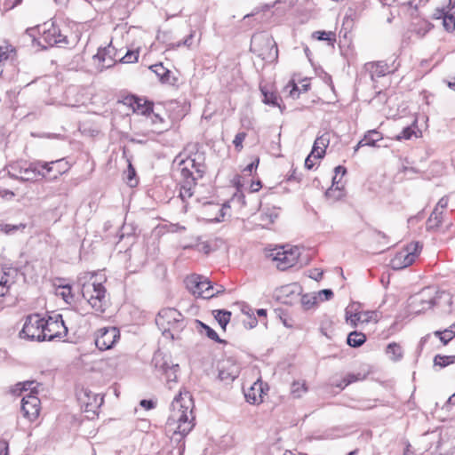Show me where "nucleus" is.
<instances>
[{"mask_svg":"<svg viewBox=\"0 0 455 455\" xmlns=\"http://www.w3.org/2000/svg\"><path fill=\"white\" fill-rule=\"evenodd\" d=\"M193 408L194 402L188 391L180 392L171 404L166 427L169 432H172L171 442L176 444L180 451L185 449L184 439L195 427Z\"/></svg>","mask_w":455,"mask_h":455,"instance_id":"nucleus-1","label":"nucleus"},{"mask_svg":"<svg viewBox=\"0 0 455 455\" xmlns=\"http://www.w3.org/2000/svg\"><path fill=\"white\" fill-rule=\"evenodd\" d=\"M156 323L166 338L178 339L186 327V318L173 307L163 308L159 311Z\"/></svg>","mask_w":455,"mask_h":455,"instance_id":"nucleus-2","label":"nucleus"},{"mask_svg":"<svg viewBox=\"0 0 455 455\" xmlns=\"http://www.w3.org/2000/svg\"><path fill=\"white\" fill-rule=\"evenodd\" d=\"M434 290L430 287L423 289L419 294L411 298V305H415L413 309L416 312L429 309L434 306L442 307L443 310L449 309L451 306V295L445 291H435V296H432Z\"/></svg>","mask_w":455,"mask_h":455,"instance_id":"nucleus-3","label":"nucleus"},{"mask_svg":"<svg viewBox=\"0 0 455 455\" xmlns=\"http://www.w3.org/2000/svg\"><path fill=\"white\" fill-rule=\"evenodd\" d=\"M185 283L188 290L193 295L203 299H212L225 291V288L222 285L214 286L207 277L201 275L195 274L188 276Z\"/></svg>","mask_w":455,"mask_h":455,"instance_id":"nucleus-4","label":"nucleus"},{"mask_svg":"<svg viewBox=\"0 0 455 455\" xmlns=\"http://www.w3.org/2000/svg\"><path fill=\"white\" fill-rule=\"evenodd\" d=\"M203 160L201 156H197L194 158L188 157L186 159L181 158L180 156H177L173 160L172 166L176 168V171L181 177L197 180L203 178L205 173L206 167Z\"/></svg>","mask_w":455,"mask_h":455,"instance_id":"nucleus-5","label":"nucleus"},{"mask_svg":"<svg viewBox=\"0 0 455 455\" xmlns=\"http://www.w3.org/2000/svg\"><path fill=\"white\" fill-rule=\"evenodd\" d=\"M251 52L263 60L271 61L277 57V45L268 34L256 33L251 39Z\"/></svg>","mask_w":455,"mask_h":455,"instance_id":"nucleus-6","label":"nucleus"},{"mask_svg":"<svg viewBox=\"0 0 455 455\" xmlns=\"http://www.w3.org/2000/svg\"><path fill=\"white\" fill-rule=\"evenodd\" d=\"M43 323L44 317L39 314H32L26 316L23 327L20 331V337L31 341H45Z\"/></svg>","mask_w":455,"mask_h":455,"instance_id":"nucleus-7","label":"nucleus"},{"mask_svg":"<svg viewBox=\"0 0 455 455\" xmlns=\"http://www.w3.org/2000/svg\"><path fill=\"white\" fill-rule=\"evenodd\" d=\"M84 290V293L81 294L92 308L98 313H104L108 304V299L102 282L100 281L97 284L87 286Z\"/></svg>","mask_w":455,"mask_h":455,"instance_id":"nucleus-8","label":"nucleus"},{"mask_svg":"<svg viewBox=\"0 0 455 455\" xmlns=\"http://www.w3.org/2000/svg\"><path fill=\"white\" fill-rule=\"evenodd\" d=\"M299 254L298 247L286 249L284 246H282L274 249L270 253V257L276 262L277 268L284 271L297 264Z\"/></svg>","mask_w":455,"mask_h":455,"instance_id":"nucleus-9","label":"nucleus"},{"mask_svg":"<svg viewBox=\"0 0 455 455\" xmlns=\"http://www.w3.org/2000/svg\"><path fill=\"white\" fill-rule=\"evenodd\" d=\"M43 323L45 341H52L56 339H61L68 334V328L65 325L62 315L60 314L49 315L47 318L44 317Z\"/></svg>","mask_w":455,"mask_h":455,"instance_id":"nucleus-10","label":"nucleus"},{"mask_svg":"<svg viewBox=\"0 0 455 455\" xmlns=\"http://www.w3.org/2000/svg\"><path fill=\"white\" fill-rule=\"evenodd\" d=\"M422 245L419 242L411 243L405 249L397 252L391 259V267L394 269H403L411 266L420 252Z\"/></svg>","mask_w":455,"mask_h":455,"instance_id":"nucleus-11","label":"nucleus"},{"mask_svg":"<svg viewBox=\"0 0 455 455\" xmlns=\"http://www.w3.org/2000/svg\"><path fill=\"white\" fill-rule=\"evenodd\" d=\"M152 363L159 372L165 375L168 384L177 381V372L180 369L178 363H170L160 352L154 355Z\"/></svg>","mask_w":455,"mask_h":455,"instance_id":"nucleus-12","label":"nucleus"},{"mask_svg":"<svg viewBox=\"0 0 455 455\" xmlns=\"http://www.w3.org/2000/svg\"><path fill=\"white\" fill-rule=\"evenodd\" d=\"M119 338L120 333L117 328H100L96 333L95 345L101 351L108 350L113 347Z\"/></svg>","mask_w":455,"mask_h":455,"instance_id":"nucleus-13","label":"nucleus"},{"mask_svg":"<svg viewBox=\"0 0 455 455\" xmlns=\"http://www.w3.org/2000/svg\"><path fill=\"white\" fill-rule=\"evenodd\" d=\"M77 398L81 407L86 412L96 413L103 403V396L100 394L92 392L88 388L81 389L77 394Z\"/></svg>","mask_w":455,"mask_h":455,"instance_id":"nucleus-14","label":"nucleus"},{"mask_svg":"<svg viewBox=\"0 0 455 455\" xmlns=\"http://www.w3.org/2000/svg\"><path fill=\"white\" fill-rule=\"evenodd\" d=\"M21 411L29 420L36 419L40 411V400L33 394H27L21 399Z\"/></svg>","mask_w":455,"mask_h":455,"instance_id":"nucleus-15","label":"nucleus"},{"mask_svg":"<svg viewBox=\"0 0 455 455\" xmlns=\"http://www.w3.org/2000/svg\"><path fill=\"white\" fill-rule=\"evenodd\" d=\"M240 367L232 359L228 358L219 363V378L227 383L234 381L239 375Z\"/></svg>","mask_w":455,"mask_h":455,"instance_id":"nucleus-16","label":"nucleus"},{"mask_svg":"<svg viewBox=\"0 0 455 455\" xmlns=\"http://www.w3.org/2000/svg\"><path fill=\"white\" fill-rule=\"evenodd\" d=\"M42 38L49 46L59 45L61 47L68 44L67 36H63L60 29L53 24L48 29L44 30Z\"/></svg>","mask_w":455,"mask_h":455,"instance_id":"nucleus-17","label":"nucleus"},{"mask_svg":"<svg viewBox=\"0 0 455 455\" xmlns=\"http://www.w3.org/2000/svg\"><path fill=\"white\" fill-rule=\"evenodd\" d=\"M115 48L110 44L104 48H100L94 55V60L98 61L99 69L100 71L113 67L116 63L114 59Z\"/></svg>","mask_w":455,"mask_h":455,"instance_id":"nucleus-18","label":"nucleus"},{"mask_svg":"<svg viewBox=\"0 0 455 455\" xmlns=\"http://www.w3.org/2000/svg\"><path fill=\"white\" fill-rule=\"evenodd\" d=\"M364 68L370 74L371 81H376L378 78L391 72L390 67L385 61L368 62Z\"/></svg>","mask_w":455,"mask_h":455,"instance_id":"nucleus-19","label":"nucleus"},{"mask_svg":"<svg viewBox=\"0 0 455 455\" xmlns=\"http://www.w3.org/2000/svg\"><path fill=\"white\" fill-rule=\"evenodd\" d=\"M20 181H35L39 180L40 172L36 169V165L34 162L29 163L28 165L22 164L19 170Z\"/></svg>","mask_w":455,"mask_h":455,"instance_id":"nucleus-20","label":"nucleus"},{"mask_svg":"<svg viewBox=\"0 0 455 455\" xmlns=\"http://www.w3.org/2000/svg\"><path fill=\"white\" fill-rule=\"evenodd\" d=\"M130 105L132 107L134 112L143 116H148L153 112V103L143 100L138 97H132L130 100Z\"/></svg>","mask_w":455,"mask_h":455,"instance_id":"nucleus-21","label":"nucleus"},{"mask_svg":"<svg viewBox=\"0 0 455 455\" xmlns=\"http://www.w3.org/2000/svg\"><path fill=\"white\" fill-rule=\"evenodd\" d=\"M330 143L329 132H324L318 136L313 145V155H315V158H323L325 155V149Z\"/></svg>","mask_w":455,"mask_h":455,"instance_id":"nucleus-22","label":"nucleus"},{"mask_svg":"<svg viewBox=\"0 0 455 455\" xmlns=\"http://www.w3.org/2000/svg\"><path fill=\"white\" fill-rule=\"evenodd\" d=\"M180 197L182 202H185L186 199L190 198L193 196V188L196 184V180H195V179H186L180 175Z\"/></svg>","mask_w":455,"mask_h":455,"instance_id":"nucleus-23","label":"nucleus"},{"mask_svg":"<svg viewBox=\"0 0 455 455\" xmlns=\"http://www.w3.org/2000/svg\"><path fill=\"white\" fill-rule=\"evenodd\" d=\"M150 70L154 72L157 77L159 78L160 82L163 84H168L173 85L175 82L177 81L176 78H173L171 80V71L164 67L162 63L155 64L150 66Z\"/></svg>","mask_w":455,"mask_h":455,"instance_id":"nucleus-24","label":"nucleus"},{"mask_svg":"<svg viewBox=\"0 0 455 455\" xmlns=\"http://www.w3.org/2000/svg\"><path fill=\"white\" fill-rule=\"evenodd\" d=\"M96 275L97 274L94 271H86L82 272L77 275V283L80 287L81 293H84V289L87 286H92V284H97L99 283L93 280Z\"/></svg>","mask_w":455,"mask_h":455,"instance_id":"nucleus-25","label":"nucleus"},{"mask_svg":"<svg viewBox=\"0 0 455 455\" xmlns=\"http://www.w3.org/2000/svg\"><path fill=\"white\" fill-rule=\"evenodd\" d=\"M382 139L381 134L376 130L369 131L364 137L357 143V148L365 146L374 147L376 142Z\"/></svg>","mask_w":455,"mask_h":455,"instance_id":"nucleus-26","label":"nucleus"},{"mask_svg":"<svg viewBox=\"0 0 455 455\" xmlns=\"http://www.w3.org/2000/svg\"><path fill=\"white\" fill-rule=\"evenodd\" d=\"M443 212L434 209L427 221V230L433 231L437 229L443 223Z\"/></svg>","mask_w":455,"mask_h":455,"instance_id":"nucleus-27","label":"nucleus"},{"mask_svg":"<svg viewBox=\"0 0 455 455\" xmlns=\"http://www.w3.org/2000/svg\"><path fill=\"white\" fill-rule=\"evenodd\" d=\"M386 353L388 355V357L394 362L400 361L403 356V350L402 347L395 342H392L387 345L386 348Z\"/></svg>","mask_w":455,"mask_h":455,"instance_id":"nucleus-28","label":"nucleus"},{"mask_svg":"<svg viewBox=\"0 0 455 455\" xmlns=\"http://www.w3.org/2000/svg\"><path fill=\"white\" fill-rule=\"evenodd\" d=\"M355 306L353 304L346 308V321L354 328L357 326L358 323H361V312H357L354 308Z\"/></svg>","mask_w":455,"mask_h":455,"instance_id":"nucleus-29","label":"nucleus"},{"mask_svg":"<svg viewBox=\"0 0 455 455\" xmlns=\"http://www.w3.org/2000/svg\"><path fill=\"white\" fill-rule=\"evenodd\" d=\"M366 341V336L363 332L356 331H351L348 336L347 342L352 347H359Z\"/></svg>","mask_w":455,"mask_h":455,"instance_id":"nucleus-30","label":"nucleus"},{"mask_svg":"<svg viewBox=\"0 0 455 455\" xmlns=\"http://www.w3.org/2000/svg\"><path fill=\"white\" fill-rule=\"evenodd\" d=\"M448 14L444 16V20H443V25L445 30L449 32L455 31V3L451 7L448 9Z\"/></svg>","mask_w":455,"mask_h":455,"instance_id":"nucleus-31","label":"nucleus"},{"mask_svg":"<svg viewBox=\"0 0 455 455\" xmlns=\"http://www.w3.org/2000/svg\"><path fill=\"white\" fill-rule=\"evenodd\" d=\"M53 165V179H56L59 175L67 172L69 170V164L64 159H59L56 161H51Z\"/></svg>","mask_w":455,"mask_h":455,"instance_id":"nucleus-32","label":"nucleus"},{"mask_svg":"<svg viewBox=\"0 0 455 455\" xmlns=\"http://www.w3.org/2000/svg\"><path fill=\"white\" fill-rule=\"evenodd\" d=\"M196 323L200 326L199 331L201 334H205L210 339H212L213 341L220 342V343L222 342V340L220 339L217 332L213 329H212L210 326H208L207 324H205L203 322L198 321V320H196Z\"/></svg>","mask_w":455,"mask_h":455,"instance_id":"nucleus-33","label":"nucleus"},{"mask_svg":"<svg viewBox=\"0 0 455 455\" xmlns=\"http://www.w3.org/2000/svg\"><path fill=\"white\" fill-rule=\"evenodd\" d=\"M312 36L320 41H328L331 45L336 42V34L332 31H315Z\"/></svg>","mask_w":455,"mask_h":455,"instance_id":"nucleus-34","label":"nucleus"},{"mask_svg":"<svg viewBox=\"0 0 455 455\" xmlns=\"http://www.w3.org/2000/svg\"><path fill=\"white\" fill-rule=\"evenodd\" d=\"M277 217L278 213L275 209H266L260 214V220L262 225H269L274 223Z\"/></svg>","mask_w":455,"mask_h":455,"instance_id":"nucleus-35","label":"nucleus"},{"mask_svg":"<svg viewBox=\"0 0 455 455\" xmlns=\"http://www.w3.org/2000/svg\"><path fill=\"white\" fill-rule=\"evenodd\" d=\"M214 317L221 326V328L225 329L227 324L229 323L231 318V312L228 310H216L214 311Z\"/></svg>","mask_w":455,"mask_h":455,"instance_id":"nucleus-36","label":"nucleus"},{"mask_svg":"<svg viewBox=\"0 0 455 455\" xmlns=\"http://www.w3.org/2000/svg\"><path fill=\"white\" fill-rule=\"evenodd\" d=\"M34 164L36 165V169L40 172L39 179L46 178L47 174L53 172V165L51 162L36 161L34 162Z\"/></svg>","mask_w":455,"mask_h":455,"instance_id":"nucleus-37","label":"nucleus"},{"mask_svg":"<svg viewBox=\"0 0 455 455\" xmlns=\"http://www.w3.org/2000/svg\"><path fill=\"white\" fill-rule=\"evenodd\" d=\"M22 164L19 163L9 164L6 169H4L1 173H3V176L4 177L7 175L11 179L18 180H20V173L19 170Z\"/></svg>","mask_w":455,"mask_h":455,"instance_id":"nucleus-38","label":"nucleus"},{"mask_svg":"<svg viewBox=\"0 0 455 455\" xmlns=\"http://www.w3.org/2000/svg\"><path fill=\"white\" fill-rule=\"evenodd\" d=\"M455 363V355H436L434 358V364L444 368Z\"/></svg>","mask_w":455,"mask_h":455,"instance_id":"nucleus-39","label":"nucleus"},{"mask_svg":"<svg viewBox=\"0 0 455 455\" xmlns=\"http://www.w3.org/2000/svg\"><path fill=\"white\" fill-rule=\"evenodd\" d=\"M27 225L20 223L18 225L13 224H0V231L6 235H12L18 231H22L26 228Z\"/></svg>","mask_w":455,"mask_h":455,"instance_id":"nucleus-40","label":"nucleus"},{"mask_svg":"<svg viewBox=\"0 0 455 455\" xmlns=\"http://www.w3.org/2000/svg\"><path fill=\"white\" fill-rule=\"evenodd\" d=\"M364 379V375H362L361 373H348L339 384H337L336 386L341 389L345 388L347 386H348L351 383H354L358 380H362Z\"/></svg>","mask_w":455,"mask_h":455,"instance_id":"nucleus-41","label":"nucleus"},{"mask_svg":"<svg viewBox=\"0 0 455 455\" xmlns=\"http://www.w3.org/2000/svg\"><path fill=\"white\" fill-rule=\"evenodd\" d=\"M434 335L438 337L443 345H447L455 337V331L447 329L443 331H435Z\"/></svg>","mask_w":455,"mask_h":455,"instance_id":"nucleus-42","label":"nucleus"},{"mask_svg":"<svg viewBox=\"0 0 455 455\" xmlns=\"http://www.w3.org/2000/svg\"><path fill=\"white\" fill-rule=\"evenodd\" d=\"M416 124H417V121L415 120L413 122L412 125L404 127L402 130V132L395 136V139L397 140H410L412 137V135L415 134Z\"/></svg>","mask_w":455,"mask_h":455,"instance_id":"nucleus-43","label":"nucleus"},{"mask_svg":"<svg viewBox=\"0 0 455 455\" xmlns=\"http://www.w3.org/2000/svg\"><path fill=\"white\" fill-rule=\"evenodd\" d=\"M17 387H20L21 391H29L28 394L36 395L37 393L39 383L34 380H29L17 384Z\"/></svg>","mask_w":455,"mask_h":455,"instance_id":"nucleus-44","label":"nucleus"},{"mask_svg":"<svg viewBox=\"0 0 455 455\" xmlns=\"http://www.w3.org/2000/svg\"><path fill=\"white\" fill-rule=\"evenodd\" d=\"M307 390L306 384L299 381H294L291 384V393L295 398H299Z\"/></svg>","mask_w":455,"mask_h":455,"instance_id":"nucleus-45","label":"nucleus"},{"mask_svg":"<svg viewBox=\"0 0 455 455\" xmlns=\"http://www.w3.org/2000/svg\"><path fill=\"white\" fill-rule=\"evenodd\" d=\"M344 196L343 190L339 186L330 188L325 192V196L332 201H338Z\"/></svg>","mask_w":455,"mask_h":455,"instance_id":"nucleus-46","label":"nucleus"},{"mask_svg":"<svg viewBox=\"0 0 455 455\" xmlns=\"http://www.w3.org/2000/svg\"><path fill=\"white\" fill-rule=\"evenodd\" d=\"M194 34H195V32L191 31V33L183 41L169 44L167 46V50H175L182 45L189 47L192 44V39L194 37Z\"/></svg>","mask_w":455,"mask_h":455,"instance_id":"nucleus-47","label":"nucleus"},{"mask_svg":"<svg viewBox=\"0 0 455 455\" xmlns=\"http://www.w3.org/2000/svg\"><path fill=\"white\" fill-rule=\"evenodd\" d=\"M261 92L263 94V102L267 105L270 106H277L278 105V98L277 96L273 92H268L265 89H261Z\"/></svg>","mask_w":455,"mask_h":455,"instance_id":"nucleus-48","label":"nucleus"},{"mask_svg":"<svg viewBox=\"0 0 455 455\" xmlns=\"http://www.w3.org/2000/svg\"><path fill=\"white\" fill-rule=\"evenodd\" d=\"M453 5L451 0H449L448 4L445 7L443 8H437L435 10V12L433 14L434 19L435 20H444V16L448 14V9L449 7H451Z\"/></svg>","mask_w":455,"mask_h":455,"instance_id":"nucleus-49","label":"nucleus"},{"mask_svg":"<svg viewBox=\"0 0 455 455\" xmlns=\"http://www.w3.org/2000/svg\"><path fill=\"white\" fill-rule=\"evenodd\" d=\"M317 298L314 295L305 294L301 297V304L306 309L311 308L316 303Z\"/></svg>","mask_w":455,"mask_h":455,"instance_id":"nucleus-50","label":"nucleus"},{"mask_svg":"<svg viewBox=\"0 0 455 455\" xmlns=\"http://www.w3.org/2000/svg\"><path fill=\"white\" fill-rule=\"evenodd\" d=\"M371 321H378V313L376 311L361 312V323H370Z\"/></svg>","mask_w":455,"mask_h":455,"instance_id":"nucleus-51","label":"nucleus"},{"mask_svg":"<svg viewBox=\"0 0 455 455\" xmlns=\"http://www.w3.org/2000/svg\"><path fill=\"white\" fill-rule=\"evenodd\" d=\"M14 51L13 47L12 45H7L6 50L4 51L3 47H0V75L3 73V62L9 59L10 52H12Z\"/></svg>","mask_w":455,"mask_h":455,"instance_id":"nucleus-52","label":"nucleus"},{"mask_svg":"<svg viewBox=\"0 0 455 455\" xmlns=\"http://www.w3.org/2000/svg\"><path fill=\"white\" fill-rule=\"evenodd\" d=\"M138 51H128L126 54L121 59L123 63H134L138 60Z\"/></svg>","mask_w":455,"mask_h":455,"instance_id":"nucleus-53","label":"nucleus"},{"mask_svg":"<svg viewBox=\"0 0 455 455\" xmlns=\"http://www.w3.org/2000/svg\"><path fill=\"white\" fill-rule=\"evenodd\" d=\"M71 285L67 284L62 286V291L60 292L61 297L67 303H71L73 301L74 296L72 294Z\"/></svg>","mask_w":455,"mask_h":455,"instance_id":"nucleus-54","label":"nucleus"},{"mask_svg":"<svg viewBox=\"0 0 455 455\" xmlns=\"http://www.w3.org/2000/svg\"><path fill=\"white\" fill-rule=\"evenodd\" d=\"M256 386H257V383H254V385L250 388V390L244 394L246 401L251 404H255L259 401V398L257 397V395L255 394V387Z\"/></svg>","mask_w":455,"mask_h":455,"instance_id":"nucleus-55","label":"nucleus"},{"mask_svg":"<svg viewBox=\"0 0 455 455\" xmlns=\"http://www.w3.org/2000/svg\"><path fill=\"white\" fill-rule=\"evenodd\" d=\"M247 134L243 132H238L233 140L235 148L237 151H241L243 148V142L245 140Z\"/></svg>","mask_w":455,"mask_h":455,"instance_id":"nucleus-56","label":"nucleus"},{"mask_svg":"<svg viewBox=\"0 0 455 455\" xmlns=\"http://www.w3.org/2000/svg\"><path fill=\"white\" fill-rule=\"evenodd\" d=\"M315 155L316 154H314L313 155V150L311 151V153L307 156V157L306 158L305 160V167L308 170H311L314 165H315V163H314V160L313 159H316L315 158Z\"/></svg>","mask_w":455,"mask_h":455,"instance_id":"nucleus-57","label":"nucleus"},{"mask_svg":"<svg viewBox=\"0 0 455 455\" xmlns=\"http://www.w3.org/2000/svg\"><path fill=\"white\" fill-rule=\"evenodd\" d=\"M140 404L146 410H151L156 407V402H154L153 400L143 399L140 401Z\"/></svg>","mask_w":455,"mask_h":455,"instance_id":"nucleus-58","label":"nucleus"},{"mask_svg":"<svg viewBox=\"0 0 455 455\" xmlns=\"http://www.w3.org/2000/svg\"><path fill=\"white\" fill-rule=\"evenodd\" d=\"M447 205H448V198L443 196L438 201L435 209H438V211H442L443 212V211L446 209Z\"/></svg>","mask_w":455,"mask_h":455,"instance_id":"nucleus-59","label":"nucleus"},{"mask_svg":"<svg viewBox=\"0 0 455 455\" xmlns=\"http://www.w3.org/2000/svg\"><path fill=\"white\" fill-rule=\"evenodd\" d=\"M323 274V271H321L317 268H315V269L310 270L309 277L315 281H318L322 278Z\"/></svg>","mask_w":455,"mask_h":455,"instance_id":"nucleus-60","label":"nucleus"},{"mask_svg":"<svg viewBox=\"0 0 455 455\" xmlns=\"http://www.w3.org/2000/svg\"><path fill=\"white\" fill-rule=\"evenodd\" d=\"M324 296V299L322 300H329L333 297V291L331 289H323L319 291V296Z\"/></svg>","mask_w":455,"mask_h":455,"instance_id":"nucleus-61","label":"nucleus"},{"mask_svg":"<svg viewBox=\"0 0 455 455\" xmlns=\"http://www.w3.org/2000/svg\"><path fill=\"white\" fill-rule=\"evenodd\" d=\"M0 455H9L8 443L4 440H0Z\"/></svg>","mask_w":455,"mask_h":455,"instance_id":"nucleus-62","label":"nucleus"},{"mask_svg":"<svg viewBox=\"0 0 455 455\" xmlns=\"http://www.w3.org/2000/svg\"><path fill=\"white\" fill-rule=\"evenodd\" d=\"M428 2V0H411L409 4L415 9H418L419 6L424 5Z\"/></svg>","mask_w":455,"mask_h":455,"instance_id":"nucleus-63","label":"nucleus"},{"mask_svg":"<svg viewBox=\"0 0 455 455\" xmlns=\"http://www.w3.org/2000/svg\"><path fill=\"white\" fill-rule=\"evenodd\" d=\"M135 174H136L135 169L132 167V164H129L128 171H127V180L129 181H132L133 177L135 176Z\"/></svg>","mask_w":455,"mask_h":455,"instance_id":"nucleus-64","label":"nucleus"}]
</instances>
